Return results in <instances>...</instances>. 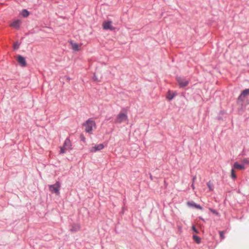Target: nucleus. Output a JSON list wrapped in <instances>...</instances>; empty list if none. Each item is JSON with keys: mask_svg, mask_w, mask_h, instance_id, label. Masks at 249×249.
I'll list each match as a JSON object with an SVG mask.
<instances>
[{"mask_svg": "<svg viewBox=\"0 0 249 249\" xmlns=\"http://www.w3.org/2000/svg\"><path fill=\"white\" fill-rule=\"evenodd\" d=\"M243 165L245 166L246 165L249 164V160L247 159H244L242 161Z\"/></svg>", "mask_w": 249, "mask_h": 249, "instance_id": "nucleus-21", "label": "nucleus"}, {"mask_svg": "<svg viewBox=\"0 0 249 249\" xmlns=\"http://www.w3.org/2000/svg\"><path fill=\"white\" fill-rule=\"evenodd\" d=\"M209 210L212 212L213 213V214H215L217 215H219V213L216 211L215 210H213L212 208H209Z\"/></svg>", "mask_w": 249, "mask_h": 249, "instance_id": "nucleus-22", "label": "nucleus"}, {"mask_svg": "<svg viewBox=\"0 0 249 249\" xmlns=\"http://www.w3.org/2000/svg\"><path fill=\"white\" fill-rule=\"evenodd\" d=\"M128 119L127 113L124 111H121L117 116L115 122L118 124L126 121Z\"/></svg>", "mask_w": 249, "mask_h": 249, "instance_id": "nucleus-2", "label": "nucleus"}, {"mask_svg": "<svg viewBox=\"0 0 249 249\" xmlns=\"http://www.w3.org/2000/svg\"><path fill=\"white\" fill-rule=\"evenodd\" d=\"M192 229H193V230L195 232H196V233L197 232V230H196V228H195V226H193V227H192Z\"/></svg>", "mask_w": 249, "mask_h": 249, "instance_id": "nucleus-26", "label": "nucleus"}, {"mask_svg": "<svg viewBox=\"0 0 249 249\" xmlns=\"http://www.w3.org/2000/svg\"><path fill=\"white\" fill-rule=\"evenodd\" d=\"M49 190L52 193H54L57 195L59 194L60 184L58 181H57L54 184L49 185Z\"/></svg>", "mask_w": 249, "mask_h": 249, "instance_id": "nucleus-4", "label": "nucleus"}, {"mask_svg": "<svg viewBox=\"0 0 249 249\" xmlns=\"http://www.w3.org/2000/svg\"><path fill=\"white\" fill-rule=\"evenodd\" d=\"M103 27L104 30H114L115 29L112 25V21H106L103 23Z\"/></svg>", "mask_w": 249, "mask_h": 249, "instance_id": "nucleus-5", "label": "nucleus"}, {"mask_svg": "<svg viewBox=\"0 0 249 249\" xmlns=\"http://www.w3.org/2000/svg\"><path fill=\"white\" fill-rule=\"evenodd\" d=\"M233 168L239 170H244L245 169V166L243 164H239L238 162H236L234 163Z\"/></svg>", "mask_w": 249, "mask_h": 249, "instance_id": "nucleus-11", "label": "nucleus"}, {"mask_svg": "<svg viewBox=\"0 0 249 249\" xmlns=\"http://www.w3.org/2000/svg\"><path fill=\"white\" fill-rule=\"evenodd\" d=\"M85 130L86 132L91 134L93 128L95 129L96 125L95 122L91 119L88 120L84 124Z\"/></svg>", "mask_w": 249, "mask_h": 249, "instance_id": "nucleus-1", "label": "nucleus"}, {"mask_svg": "<svg viewBox=\"0 0 249 249\" xmlns=\"http://www.w3.org/2000/svg\"><path fill=\"white\" fill-rule=\"evenodd\" d=\"M20 45V43L18 42H16L14 44L13 48L14 49L17 50L18 49Z\"/></svg>", "mask_w": 249, "mask_h": 249, "instance_id": "nucleus-19", "label": "nucleus"}, {"mask_svg": "<svg viewBox=\"0 0 249 249\" xmlns=\"http://www.w3.org/2000/svg\"><path fill=\"white\" fill-rule=\"evenodd\" d=\"M21 14L23 17L26 18L29 16V13L26 9H24L22 11Z\"/></svg>", "mask_w": 249, "mask_h": 249, "instance_id": "nucleus-15", "label": "nucleus"}, {"mask_svg": "<svg viewBox=\"0 0 249 249\" xmlns=\"http://www.w3.org/2000/svg\"><path fill=\"white\" fill-rule=\"evenodd\" d=\"M67 150H68V149H65V147L63 146L62 147H60V154H64V153H65L66 152V151Z\"/></svg>", "mask_w": 249, "mask_h": 249, "instance_id": "nucleus-20", "label": "nucleus"}, {"mask_svg": "<svg viewBox=\"0 0 249 249\" xmlns=\"http://www.w3.org/2000/svg\"><path fill=\"white\" fill-rule=\"evenodd\" d=\"M81 139L83 142H86V138L83 135H81Z\"/></svg>", "mask_w": 249, "mask_h": 249, "instance_id": "nucleus-24", "label": "nucleus"}, {"mask_svg": "<svg viewBox=\"0 0 249 249\" xmlns=\"http://www.w3.org/2000/svg\"><path fill=\"white\" fill-rule=\"evenodd\" d=\"M104 148V145L103 144H99L94 146L91 147L89 151L91 153L96 152L97 151H100Z\"/></svg>", "mask_w": 249, "mask_h": 249, "instance_id": "nucleus-7", "label": "nucleus"}, {"mask_svg": "<svg viewBox=\"0 0 249 249\" xmlns=\"http://www.w3.org/2000/svg\"><path fill=\"white\" fill-rule=\"evenodd\" d=\"M234 168H233L231 170V176L232 178L235 179L236 178V175L234 173Z\"/></svg>", "mask_w": 249, "mask_h": 249, "instance_id": "nucleus-18", "label": "nucleus"}, {"mask_svg": "<svg viewBox=\"0 0 249 249\" xmlns=\"http://www.w3.org/2000/svg\"><path fill=\"white\" fill-rule=\"evenodd\" d=\"M177 79L180 87H185L189 84L187 80L181 77H178Z\"/></svg>", "mask_w": 249, "mask_h": 249, "instance_id": "nucleus-6", "label": "nucleus"}, {"mask_svg": "<svg viewBox=\"0 0 249 249\" xmlns=\"http://www.w3.org/2000/svg\"><path fill=\"white\" fill-rule=\"evenodd\" d=\"M249 95V89H246L243 91L239 98L242 99L243 97H245L246 96Z\"/></svg>", "mask_w": 249, "mask_h": 249, "instance_id": "nucleus-13", "label": "nucleus"}, {"mask_svg": "<svg viewBox=\"0 0 249 249\" xmlns=\"http://www.w3.org/2000/svg\"><path fill=\"white\" fill-rule=\"evenodd\" d=\"M20 24L21 22L20 20L16 19L10 24V26L16 29H18V27H19Z\"/></svg>", "mask_w": 249, "mask_h": 249, "instance_id": "nucleus-9", "label": "nucleus"}, {"mask_svg": "<svg viewBox=\"0 0 249 249\" xmlns=\"http://www.w3.org/2000/svg\"><path fill=\"white\" fill-rule=\"evenodd\" d=\"M17 61L22 67H25L27 65L25 58L21 55H19L17 56Z\"/></svg>", "mask_w": 249, "mask_h": 249, "instance_id": "nucleus-8", "label": "nucleus"}, {"mask_svg": "<svg viewBox=\"0 0 249 249\" xmlns=\"http://www.w3.org/2000/svg\"><path fill=\"white\" fill-rule=\"evenodd\" d=\"M209 189V190L210 191H212L213 190V183L211 181H209L207 184Z\"/></svg>", "mask_w": 249, "mask_h": 249, "instance_id": "nucleus-16", "label": "nucleus"}, {"mask_svg": "<svg viewBox=\"0 0 249 249\" xmlns=\"http://www.w3.org/2000/svg\"><path fill=\"white\" fill-rule=\"evenodd\" d=\"M68 42L71 45V48L74 52H79L81 50L82 43H77L72 39H70Z\"/></svg>", "mask_w": 249, "mask_h": 249, "instance_id": "nucleus-3", "label": "nucleus"}, {"mask_svg": "<svg viewBox=\"0 0 249 249\" xmlns=\"http://www.w3.org/2000/svg\"><path fill=\"white\" fill-rule=\"evenodd\" d=\"M187 205L189 207H194L196 209L202 210V208L199 205H197L196 203L191 202L190 201L187 202Z\"/></svg>", "mask_w": 249, "mask_h": 249, "instance_id": "nucleus-12", "label": "nucleus"}, {"mask_svg": "<svg viewBox=\"0 0 249 249\" xmlns=\"http://www.w3.org/2000/svg\"><path fill=\"white\" fill-rule=\"evenodd\" d=\"M219 234H220V236L222 239H223L225 238L224 232L223 231H220Z\"/></svg>", "mask_w": 249, "mask_h": 249, "instance_id": "nucleus-23", "label": "nucleus"}, {"mask_svg": "<svg viewBox=\"0 0 249 249\" xmlns=\"http://www.w3.org/2000/svg\"><path fill=\"white\" fill-rule=\"evenodd\" d=\"M80 228V226L79 224L73 225L72 226V228L71 230L72 231H78Z\"/></svg>", "mask_w": 249, "mask_h": 249, "instance_id": "nucleus-14", "label": "nucleus"}, {"mask_svg": "<svg viewBox=\"0 0 249 249\" xmlns=\"http://www.w3.org/2000/svg\"><path fill=\"white\" fill-rule=\"evenodd\" d=\"M174 97V96L173 95H171L170 94H169V95H168L167 96V98L169 99V100H172Z\"/></svg>", "mask_w": 249, "mask_h": 249, "instance_id": "nucleus-25", "label": "nucleus"}, {"mask_svg": "<svg viewBox=\"0 0 249 249\" xmlns=\"http://www.w3.org/2000/svg\"><path fill=\"white\" fill-rule=\"evenodd\" d=\"M195 178H196V177H194V178H193V182L195 181Z\"/></svg>", "mask_w": 249, "mask_h": 249, "instance_id": "nucleus-28", "label": "nucleus"}, {"mask_svg": "<svg viewBox=\"0 0 249 249\" xmlns=\"http://www.w3.org/2000/svg\"><path fill=\"white\" fill-rule=\"evenodd\" d=\"M63 146L65 147V149H71V144L70 139L67 138L65 141Z\"/></svg>", "mask_w": 249, "mask_h": 249, "instance_id": "nucleus-10", "label": "nucleus"}, {"mask_svg": "<svg viewBox=\"0 0 249 249\" xmlns=\"http://www.w3.org/2000/svg\"><path fill=\"white\" fill-rule=\"evenodd\" d=\"M191 187H192V189H193V190H194V189H195V186H194V183H193V184H192Z\"/></svg>", "mask_w": 249, "mask_h": 249, "instance_id": "nucleus-27", "label": "nucleus"}, {"mask_svg": "<svg viewBox=\"0 0 249 249\" xmlns=\"http://www.w3.org/2000/svg\"><path fill=\"white\" fill-rule=\"evenodd\" d=\"M193 239L194 241L198 244L200 243V238L199 237L196 235H193Z\"/></svg>", "mask_w": 249, "mask_h": 249, "instance_id": "nucleus-17", "label": "nucleus"}]
</instances>
